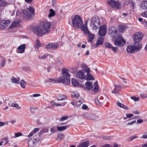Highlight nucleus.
Returning <instances> with one entry per match:
<instances>
[{
  "label": "nucleus",
  "mask_w": 147,
  "mask_h": 147,
  "mask_svg": "<svg viewBox=\"0 0 147 147\" xmlns=\"http://www.w3.org/2000/svg\"><path fill=\"white\" fill-rule=\"evenodd\" d=\"M58 47V44L57 42L49 43L46 45V48L47 49H57Z\"/></svg>",
  "instance_id": "nucleus-11"
},
{
  "label": "nucleus",
  "mask_w": 147,
  "mask_h": 147,
  "mask_svg": "<svg viewBox=\"0 0 147 147\" xmlns=\"http://www.w3.org/2000/svg\"><path fill=\"white\" fill-rule=\"evenodd\" d=\"M104 139L105 140H109L111 139V137L110 136H105L104 137Z\"/></svg>",
  "instance_id": "nucleus-58"
},
{
  "label": "nucleus",
  "mask_w": 147,
  "mask_h": 147,
  "mask_svg": "<svg viewBox=\"0 0 147 147\" xmlns=\"http://www.w3.org/2000/svg\"><path fill=\"white\" fill-rule=\"evenodd\" d=\"M105 45L106 47L112 49L115 52L117 51L118 50L117 47H113L111 44L109 42L105 43Z\"/></svg>",
  "instance_id": "nucleus-20"
},
{
  "label": "nucleus",
  "mask_w": 147,
  "mask_h": 147,
  "mask_svg": "<svg viewBox=\"0 0 147 147\" xmlns=\"http://www.w3.org/2000/svg\"><path fill=\"white\" fill-rule=\"evenodd\" d=\"M22 13L24 15L25 14L29 19H32L33 18V15L31 14L30 11L28 9L24 10Z\"/></svg>",
  "instance_id": "nucleus-14"
},
{
  "label": "nucleus",
  "mask_w": 147,
  "mask_h": 147,
  "mask_svg": "<svg viewBox=\"0 0 147 147\" xmlns=\"http://www.w3.org/2000/svg\"><path fill=\"white\" fill-rule=\"evenodd\" d=\"M89 144V142L88 141L83 142L81 143L80 145H78V147H88Z\"/></svg>",
  "instance_id": "nucleus-26"
},
{
  "label": "nucleus",
  "mask_w": 147,
  "mask_h": 147,
  "mask_svg": "<svg viewBox=\"0 0 147 147\" xmlns=\"http://www.w3.org/2000/svg\"><path fill=\"white\" fill-rule=\"evenodd\" d=\"M131 98L136 101H138L140 99L139 98L136 97L135 96H131Z\"/></svg>",
  "instance_id": "nucleus-55"
},
{
  "label": "nucleus",
  "mask_w": 147,
  "mask_h": 147,
  "mask_svg": "<svg viewBox=\"0 0 147 147\" xmlns=\"http://www.w3.org/2000/svg\"><path fill=\"white\" fill-rule=\"evenodd\" d=\"M49 55L50 56V55H49L48 53L44 54L43 53H42L39 55V59L41 60H44L46 59L47 57Z\"/></svg>",
  "instance_id": "nucleus-22"
},
{
  "label": "nucleus",
  "mask_w": 147,
  "mask_h": 147,
  "mask_svg": "<svg viewBox=\"0 0 147 147\" xmlns=\"http://www.w3.org/2000/svg\"><path fill=\"white\" fill-rule=\"evenodd\" d=\"M108 34L113 40L117 36L114 42L115 46L118 47H123L125 44V41L121 36H118V30L116 28L113 26H110L108 29Z\"/></svg>",
  "instance_id": "nucleus-2"
},
{
  "label": "nucleus",
  "mask_w": 147,
  "mask_h": 147,
  "mask_svg": "<svg viewBox=\"0 0 147 147\" xmlns=\"http://www.w3.org/2000/svg\"><path fill=\"white\" fill-rule=\"evenodd\" d=\"M51 81H54V82H55L56 80H54V79H52L51 78L49 79L48 80H45V82L46 84L48 85V83L49 82H51Z\"/></svg>",
  "instance_id": "nucleus-43"
},
{
  "label": "nucleus",
  "mask_w": 147,
  "mask_h": 147,
  "mask_svg": "<svg viewBox=\"0 0 147 147\" xmlns=\"http://www.w3.org/2000/svg\"><path fill=\"white\" fill-rule=\"evenodd\" d=\"M114 86L115 87L113 89H112V93L116 94H119V91L121 90V87L119 86H116L115 85Z\"/></svg>",
  "instance_id": "nucleus-18"
},
{
  "label": "nucleus",
  "mask_w": 147,
  "mask_h": 147,
  "mask_svg": "<svg viewBox=\"0 0 147 147\" xmlns=\"http://www.w3.org/2000/svg\"><path fill=\"white\" fill-rule=\"evenodd\" d=\"M126 116L128 118H130L131 117H132L133 116V115L132 114H126Z\"/></svg>",
  "instance_id": "nucleus-64"
},
{
  "label": "nucleus",
  "mask_w": 147,
  "mask_h": 147,
  "mask_svg": "<svg viewBox=\"0 0 147 147\" xmlns=\"http://www.w3.org/2000/svg\"><path fill=\"white\" fill-rule=\"evenodd\" d=\"M138 138V136H131L130 137V140L129 141H132L134 139L137 138Z\"/></svg>",
  "instance_id": "nucleus-60"
},
{
  "label": "nucleus",
  "mask_w": 147,
  "mask_h": 147,
  "mask_svg": "<svg viewBox=\"0 0 147 147\" xmlns=\"http://www.w3.org/2000/svg\"><path fill=\"white\" fill-rule=\"evenodd\" d=\"M48 132V130L47 129L44 128L43 129L40 131V133L39 134V136H40V135L44 133H46Z\"/></svg>",
  "instance_id": "nucleus-39"
},
{
  "label": "nucleus",
  "mask_w": 147,
  "mask_h": 147,
  "mask_svg": "<svg viewBox=\"0 0 147 147\" xmlns=\"http://www.w3.org/2000/svg\"><path fill=\"white\" fill-rule=\"evenodd\" d=\"M141 15L143 17L147 18V10L142 13L141 14Z\"/></svg>",
  "instance_id": "nucleus-54"
},
{
  "label": "nucleus",
  "mask_w": 147,
  "mask_h": 147,
  "mask_svg": "<svg viewBox=\"0 0 147 147\" xmlns=\"http://www.w3.org/2000/svg\"><path fill=\"white\" fill-rule=\"evenodd\" d=\"M92 83V82L88 81L85 84L86 88L88 90H90L93 88Z\"/></svg>",
  "instance_id": "nucleus-21"
},
{
  "label": "nucleus",
  "mask_w": 147,
  "mask_h": 147,
  "mask_svg": "<svg viewBox=\"0 0 147 147\" xmlns=\"http://www.w3.org/2000/svg\"><path fill=\"white\" fill-rule=\"evenodd\" d=\"M64 138V135L62 134H61L58 137V138L59 140L63 139Z\"/></svg>",
  "instance_id": "nucleus-52"
},
{
  "label": "nucleus",
  "mask_w": 147,
  "mask_h": 147,
  "mask_svg": "<svg viewBox=\"0 0 147 147\" xmlns=\"http://www.w3.org/2000/svg\"><path fill=\"white\" fill-rule=\"evenodd\" d=\"M87 74L86 75V79L87 80H94V78L90 74V73H87Z\"/></svg>",
  "instance_id": "nucleus-30"
},
{
  "label": "nucleus",
  "mask_w": 147,
  "mask_h": 147,
  "mask_svg": "<svg viewBox=\"0 0 147 147\" xmlns=\"http://www.w3.org/2000/svg\"><path fill=\"white\" fill-rule=\"evenodd\" d=\"M66 98V96L65 95H62L59 96L57 99L58 100H65Z\"/></svg>",
  "instance_id": "nucleus-33"
},
{
  "label": "nucleus",
  "mask_w": 147,
  "mask_h": 147,
  "mask_svg": "<svg viewBox=\"0 0 147 147\" xmlns=\"http://www.w3.org/2000/svg\"><path fill=\"white\" fill-rule=\"evenodd\" d=\"M81 66L83 69H84L86 73H90V69L86 65L84 64H82Z\"/></svg>",
  "instance_id": "nucleus-27"
},
{
  "label": "nucleus",
  "mask_w": 147,
  "mask_h": 147,
  "mask_svg": "<svg viewBox=\"0 0 147 147\" xmlns=\"http://www.w3.org/2000/svg\"><path fill=\"white\" fill-rule=\"evenodd\" d=\"M11 23L10 21L9 20H3L0 22V28L1 29H5Z\"/></svg>",
  "instance_id": "nucleus-10"
},
{
  "label": "nucleus",
  "mask_w": 147,
  "mask_h": 147,
  "mask_svg": "<svg viewBox=\"0 0 147 147\" xmlns=\"http://www.w3.org/2000/svg\"><path fill=\"white\" fill-rule=\"evenodd\" d=\"M99 97V96H98L97 98H96L95 100V102L96 105H97L99 106H100L101 105V102L98 99V98Z\"/></svg>",
  "instance_id": "nucleus-37"
},
{
  "label": "nucleus",
  "mask_w": 147,
  "mask_h": 147,
  "mask_svg": "<svg viewBox=\"0 0 147 147\" xmlns=\"http://www.w3.org/2000/svg\"><path fill=\"white\" fill-rule=\"evenodd\" d=\"M62 74L64 78H69L70 76V74H69V70L67 69L64 68H63L62 70Z\"/></svg>",
  "instance_id": "nucleus-15"
},
{
  "label": "nucleus",
  "mask_w": 147,
  "mask_h": 147,
  "mask_svg": "<svg viewBox=\"0 0 147 147\" xmlns=\"http://www.w3.org/2000/svg\"><path fill=\"white\" fill-rule=\"evenodd\" d=\"M142 138H147V132H146L143 135Z\"/></svg>",
  "instance_id": "nucleus-61"
},
{
  "label": "nucleus",
  "mask_w": 147,
  "mask_h": 147,
  "mask_svg": "<svg viewBox=\"0 0 147 147\" xmlns=\"http://www.w3.org/2000/svg\"><path fill=\"white\" fill-rule=\"evenodd\" d=\"M127 28L128 27L126 26L122 25L121 24H119L118 26L119 31L120 32L122 33H124Z\"/></svg>",
  "instance_id": "nucleus-19"
},
{
  "label": "nucleus",
  "mask_w": 147,
  "mask_h": 147,
  "mask_svg": "<svg viewBox=\"0 0 147 147\" xmlns=\"http://www.w3.org/2000/svg\"><path fill=\"white\" fill-rule=\"evenodd\" d=\"M72 24L74 27L76 29L81 28L83 31V28L87 27V25L85 26L83 23V21L80 17L78 15H75L72 19Z\"/></svg>",
  "instance_id": "nucleus-3"
},
{
  "label": "nucleus",
  "mask_w": 147,
  "mask_h": 147,
  "mask_svg": "<svg viewBox=\"0 0 147 147\" xmlns=\"http://www.w3.org/2000/svg\"><path fill=\"white\" fill-rule=\"evenodd\" d=\"M39 128H34L33 130V131L34 132V133H36L38 131H39Z\"/></svg>",
  "instance_id": "nucleus-62"
},
{
  "label": "nucleus",
  "mask_w": 147,
  "mask_h": 147,
  "mask_svg": "<svg viewBox=\"0 0 147 147\" xmlns=\"http://www.w3.org/2000/svg\"><path fill=\"white\" fill-rule=\"evenodd\" d=\"M51 104L52 105V106L53 108L55 107V106L58 107V106H62L64 105L65 104H66V102H65L63 103L62 104H58L56 103L54 101H52L51 102Z\"/></svg>",
  "instance_id": "nucleus-24"
},
{
  "label": "nucleus",
  "mask_w": 147,
  "mask_h": 147,
  "mask_svg": "<svg viewBox=\"0 0 147 147\" xmlns=\"http://www.w3.org/2000/svg\"><path fill=\"white\" fill-rule=\"evenodd\" d=\"M135 46L129 45L128 46L126 49L127 51L129 53H134L135 51Z\"/></svg>",
  "instance_id": "nucleus-13"
},
{
  "label": "nucleus",
  "mask_w": 147,
  "mask_h": 147,
  "mask_svg": "<svg viewBox=\"0 0 147 147\" xmlns=\"http://www.w3.org/2000/svg\"><path fill=\"white\" fill-rule=\"evenodd\" d=\"M67 116H63L60 119V121H63L64 120L66 119L67 118Z\"/></svg>",
  "instance_id": "nucleus-57"
},
{
  "label": "nucleus",
  "mask_w": 147,
  "mask_h": 147,
  "mask_svg": "<svg viewBox=\"0 0 147 147\" xmlns=\"http://www.w3.org/2000/svg\"><path fill=\"white\" fill-rule=\"evenodd\" d=\"M82 107L84 109H86L88 108V106L85 104L83 105Z\"/></svg>",
  "instance_id": "nucleus-63"
},
{
  "label": "nucleus",
  "mask_w": 147,
  "mask_h": 147,
  "mask_svg": "<svg viewBox=\"0 0 147 147\" xmlns=\"http://www.w3.org/2000/svg\"><path fill=\"white\" fill-rule=\"evenodd\" d=\"M51 26L49 22L44 21L41 23L40 26H36L35 28L33 26H31L30 29L38 36H42L50 32Z\"/></svg>",
  "instance_id": "nucleus-1"
},
{
  "label": "nucleus",
  "mask_w": 147,
  "mask_h": 147,
  "mask_svg": "<svg viewBox=\"0 0 147 147\" xmlns=\"http://www.w3.org/2000/svg\"><path fill=\"white\" fill-rule=\"evenodd\" d=\"M133 0H129L127 1H126L125 2V5H128L131 3L132 2Z\"/></svg>",
  "instance_id": "nucleus-53"
},
{
  "label": "nucleus",
  "mask_w": 147,
  "mask_h": 147,
  "mask_svg": "<svg viewBox=\"0 0 147 147\" xmlns=\"http://www.w3.org/2000/svg\"><path fill=\"white\" fill-rule=\"evenodd\" d=\"M56 130L55 129V128L54 127H52L50 129V131L52 132L53 133H54L55 132Z\"/></svg>",
  "instance_id": "nucleus-59"
},
{
  "label": "nucleus",
  "mask_w": 147,
  "mask_h": 147,
  "mask_svg": "<svg viewBox=\"0 0 147 147\" xmlns=\"http://www.w3.org/2000/svg\"><path fill=\"white\" fill-rule=\"evenodd\" d=\"M98 118V117L95 115H91L90 119V120H95Z\"/></svg>",
  "instance_id": "nucleus-42"
},
{
  "label": "nucleus",
  "mask_w": 147,
  "mask_h": 147,
  "mask_svg": "<svg viewBox=\"0 0 147 147\" xmlns=\"http://www.w3.org/2000/svg\"><path fill=\"white\" fill-rule=\"evenodd\" d=\"M26 82H25L24 80H21L20 82V84L21 86L23 88H25V84H26Z\"/></svg>",
  "instance_id": "nucleus-36"
},
{
  "label": "nucleus",
  "mask_w": 147,
  "mask_h": 147,
  "mask_svg": "<svg viewBox=\"0 0 147 147\" xmlns=\"http://www.w3.org/2000/svg\"><path fill=\"white\" fill-rule=\"evenodd\" d=\"M28 10L30 11V12L31 13L32 15H33L32 14L35 12L34 9L31 7H30Z\"/></svg>",
  "instance_id": "nucleus-47"
},
{
  "label": "nucleus",
  "mask_w": 147,
  "mask_h": 147,
  "mask_svg": "<svg viewBox=\"0 0 147 147\" xmlns=\"http://www.w3.org/2000/svg\"><path fill=\"white\" fill-rule=\"evenodd\" d=\"M11 80L13 83H16L17 84H19V80H18L14 77H12L11 79Z\"/></svg>",
  "instance_id": "nucleus-40"
},
{
  "label": "nucleus",
  "mask_w": 147,
  "mask_h": 147,
  "mask_svg": "<svg viewBox=\"0 0 147 147\" xmlns=\"http://www.w3.org/2000/svg\"><path fill=\"white\" fill-rule=\"evenodd\" d=\"M11 106L17 108H18L19 107V105L17 103H13L11 104Z\"/></svg>",
  "instance_id": "nucleus-56"
},
{
  "label": "nucleus",
  "mask_w": 147,
  "mask_h": 147,
  "mask_svg": "<svg viewBox=\"0 0 147 147\" xmlns=\"http://www.w3.org/2000/svg\"><path fill=\"white\" fill-rule=\"evenodd\" d=\"M14 135H15V136L13 137L15 138L21 136L22 135V134L21 133H15Z\"/></svg>",
  "instance_id": "nucleus-50"
},
{
  "label": "nucleus",
  "mask_w": 147,
  "mask_h": 147,
  "mask_svg": "<svg viewBox=\"0 0 147 147\" xmlns=\"http://www.w3.org/2000/svg\"><path fill=\"white\" fill-rule=\"evenodd\" d=\"M89 21L90 22V27L94 30L99 28L100 26V21L99 17L97 16H94L90 19H88L86 24Z\"/></svg>",
  "instance_id": "nucleus-4"
},
{
  "label": "nucleus",
  "mask_w": 147,
  "mask_h": 147,
  "mask_svg": "<svg viewBox=\"0 0 147 147\" xmlns=\"http://www.w3.org/2000/svg\"><path fill=\"white\" fill-rule=\"evenodd\" d=\"M71 82L72 84L74 86H78V82L77 80L74 78H72L71 80Z\"/></svg>",
  "instance_id": "nucleus-32"
},
{
  "label": "nucleus",
  "mask_w": 147,
  "mask_h": 147,
  "mask_svg": "<svg viewBox=\"0 0 147 147\" xmlns=\"http://www.w3.org/2000/svg\"><path fill=\"white\" fill-rule=\"evenodd\" d=\"M49 11L50 12V13L49 14L48 16L49 17L51 18L55 15V12L53 9H50Z\"/></svg>",
  "instance_id": "nucleus-34"
},
{
  "label": "nucleus",
  "mask_w": 147,
  "mask_h": 147,
  "mask_svg": "<svg viewBox=\"0 0 147 147\" xmlns=\"http://www.w3.org/2000/svg\"><path fill=\"white\" fill-rule=\"evenodd\" d=\"M143 34L140 32H136L133 36V39L134 41V44L138 43L142 39Z\"/></svg>",
  "instance_id": "nucleus-6"
},
{
  "label": "nucleus",
  "mask_w": 147,
  "mask_h": 147,
  "mask_svg": "<svg viewBox=\"0 0 147 147\" xmlns=\"http://www.w3.org/2000/svg\"><path fill=\"white\" fill-rule=\"evenodd\" d=\"M91 115H90L89 113H85L84 114V116L86 119H90Z\"/></svg>",
  "instance_id": "nucleus-48"
},
{
  "label": "nucleus",
  "mask_w": 147,
  "mask_h": 147,
  "mask_svg": "<svg viewBox=\"0 0 147 147\" xmlns=\"http://www.w3.org/2000/svg\"><path fill=\"white\" fill-rule=\"evenodd\" d=\"M40 140L39 138H35L34 139V141H33L32 142H31V141H29L28 143V145L29 146V144L31 142H32V143L33 144L35 142V141L36 142H38L40 141Z\"/></svg>",
  "instance_id": "nucleus-44"
},
{
  "label": "nucleus",
  "mask_w": 147,
  "mask_h": 147,
  "mask_svg": "<svg viewBox=\"0 0 147 147\" xmlns=\"http://www.w3.org/2000/svg\"><path fill=\"white\" fill-rule=\"evenodd\" d=\"M7 3L6 1L0 0V7H3L7 5Z\"/></svg>",
  "instance_id": "nucleus-31"
},
{
  "label": "nucleus",
  "mask_w": 147,
  "mask_h": 147,
  "mask_svg": "<svg viewBox=\"0 0 147 147\" xmlns=\"http://www.w3.org/2000/svg\"><path fill=\"white\" fill-rule=\"evenodd\" d=\"M72 95L74 97L78 98L79 96V94L78 92H75L73 93Z\"/></svg>",
  "instance_id": "nucleus-51"
},
{
  "label": "nucleus",
  "mask_w": 147,
  "mask_h": 147,
  "mask_svg": "<svg viewBox=\"0 0 147 147\" xmlns=\"http://www.w3.org/2000/svg\"><path fill=\"white\" fill-rule=\"evenodd\" d=\"M82 100L83 99L82 98H80V100L76 102V105L77 106H79L83 102Z\"/></svg>",
  "instance_id": "nucleus-41"
},
{
  "label": "nucleus",
  "mask_w": 147,
  "mask_h": 147,
  "mask_svg": "<svg viewBox=\"0 0 147 147\" xmlns=\"http://www.w3.org/2000/svg\"><path fill=\"white\" fill-rule=\"evenodd\" d=\"M104 39L102 38H98L96 43L94 45V46L96 47L99 45H102Z\"/></svg>",
  "instance_id": "nucleus-17"
},
{
  "label": "nucleus",
  "mask_w": 147,
  "mask_h": 147,
  "mask_svg": "<svg viewBox=\"0 0 147 147\" xmlns=\"http://www.w3.org/2000/svg\"><path fill=\"white\" fill-rule=\"evenodd\" d=\"M5 60L4 59H3L1 61L0 63V65L1 67H3L5 65Z\"/></svg>",
  "instance_id": "nucleus-45"
},
{
  "label": "nucleus",
  "mask_w": 147,
  "mask_h": 147,
  "mask_svg": "<svg viewBox=\"0 0 147 147\" xmlns=\"http://www.w3.org/2000/svg\"><path fill=\"white\" fill-rule=\"evenodd\" d=\"M19 25V23L18 22L16 21L12 23L10 26L9 27V28L10 29H12L13 28L18 26Z\"/></svg>",
  "instance_id": "nucleus-25"
},
{
  "label": "nucleus",
  "mask_w": 147,
  "mask_h": 147,
  "mask_svg": "<svg viewBox=\"0 0 147 147\" xmlns=\"http://www.w3.org/2000/svg\"><path fill=\"white\" fill-rule=\"evenodd\" d=\"M82 29L84 33L88 35V40L92 42L94 38V35L90 32L87 27H85V28H84V29L83 28Z\"/></svg>",
  "instance_id": "nucleus-8"
},
{
  "label": "nucleus",
  "mask_w": 147,
  "mask_h": 147,
  "mask_svg": "<svg viewBox=\"0 0 147 147\" xmlns=\"http://www.w3.org/2000/svg\"><path fill=\"white\" fill-rule=\"evenodd\" d=\"M55 82H62L64 85H68L70 83V78H64V76H60L56 80Z\"/></svg>",
  "instance_id": "nucleus-5"
},
{
  "label": "nucleus",
  "mask_w": 147,
  "mask_h": 147,
  "mask_svg": "<svg viewBox=\"0 0 147 147\" xmlns=\"http://www.w3.org/2000/svg\"><path fill=\"white\" fill-rule=\"evenodd\" d=\"M76 77L78 79H81L84 78L85 75L83 71L79 70L76 74Z\"/></svg>",
  "instance_id": "nucleus-16"
},
{
  "label": "nucleus",
  "mask_w": 147,
  "mask_h": 147,
  "mask_svg": "<svg viewBox=\"0 0 147 147\" xmlns=\"http://www.w3.org/2000/svg\"><path fill=\"white\" fill-rule=\"evenodd\" d=\"M117 106L123 108L124 107V105L123 104L120 103L119 101H118L117 103Z\"/></svg>",
  "instance_id": "nucleus-49"
},
{
  "label": "nucleus",
  "mask_w": 147,
  "mask_h": 147,
  "mask_svg": "<svg viewBox=\"0 0 147 147\" xmlns=\"http://www.w3.org/2000/svg\"><path fill=\"white\" fill-rule=\"evenodd\" d=\"M94 88L93 90L94 91V92H96L98 91V82H94Z\"/></svg>",
  "instance_id": "nucleus-29"
},
{
  "label": "nucleus",
  "mask_w": 147,
  "mask_h": 147,
  "mask_svg": "<svg viewBox=\"0 0 147 147\" xmlns=\"http://www.w3.org/2000/svg\"><path fill=\"white\" fill-rule=\"evenodd\" d=\"M41 46V44L39 40L38 39L36 40L35 42V47L37 49L38 48Z\"/></svg>",
  "instance_id": "nucleus-35"
},
{
  "label": "nucleus",
  "mask_w": 147,
  "mask_h": 147,
  "mask_svg": "<svg viewBox=\"0 0 147 147\" xmlns=\"http://www.w3.org/2000/svg\"><path fill=\"white\" fill-rule=\"evenodd\" d=\"M1 140L2 141H5V144L4 145H5L6 144L8 143L9 142V140L8 139V138L7 137H6L5 138H3Z\"/></svg>",
  "instance_id": "nucleus-46"
},
{
  "label": "nucleus",
  "mask_w": 147,
  "mask_h": 147,
  "mask_svg": "<svg viewBox=\"0 0 147 147\" xmlns=\"http://www.w3.org/2000/svg\"><path fill=\"white\" fill-rule=\"evenodd\" d=\"M141 6L144 9H147V0H145L142 2Z\"/></svg>",
  "instance_id": "nucleus-28"
},
{
  "label": "nucleus",
  "mask_w": 147,
  "mask_h": 147,
  "mask_svg": "<svg viewBox=\"0 0 147 147\" xmlns=\"http://www.w3.org/2000/svg\"><path fill=\"white\" fill-rule=\"evenodd\" d=\"M107 3L111 7H115L117 9L119 8L120 4L119 1H116L113 0H108Z\"/></svg>",
  "instance_id": "nucleus-7"
},
{
  "label": "nucleus",
  "mask_w": 147,
  "mask_h": 147,
  "mask_svg": "<svg viewBox=\"0 0 147 147\" xmlns=\"http://www.w3.org/2000/svg\"><path fill=\"white\" fill-rule=\"evenodd\" d=\"M107 26L106 25H104L100 27L98 31V34L100 36H103L107 33Z\"/></svg>",
  "instance_id": "nucleus-9"
},
{
  "label": "nucleus",
  "mask_w": 147,
  "mask_h": 147,
  "mask_svg": "<svg viewBox=\"0 0 147 147\" xmlns=\"http://www.w3.org/2000/svg\"><path fill=\"white\" fill-rule=\"evenodd\" d=\"M135 50L138 51L142 48V44H139L137 46H135Z\"/></svg>",
  "instance_id": "nucleus-38"
},
{
  "label": "nucleus",
  "mask_w": 147,
  "mask_h": 147,
  "mask_svg": "<svg viewBox=\"0 0 147 147\" xmlns=\"http://www.w3.org/2000/svg\"><path fill=\"white\" fill-rule=\"evenodd\" d=\"M70 126V125H67L65 126L61 127L58 126L57 127V128L59 131H61L63 130H65L67 128L69 127Z\"/></svg>",
  "instance_id": "nucleus-23"
},
{
  "label": "nucleus",
  "mask_w": 147,
  "mask_h": 147,
  "mask_svg": "<svg viewBox=\"0 0 147 147\" xmlns=\"http://www.w3.org/2000/svg\"><path fill=\"white\" fill-rule=\"evenodd\" d=\"M26 48L25 44H23L18 47L16 51L17 53H22L25 51Z\"/></svg>",
  "instance_id": "nucleus-12"
}]
</instances>
